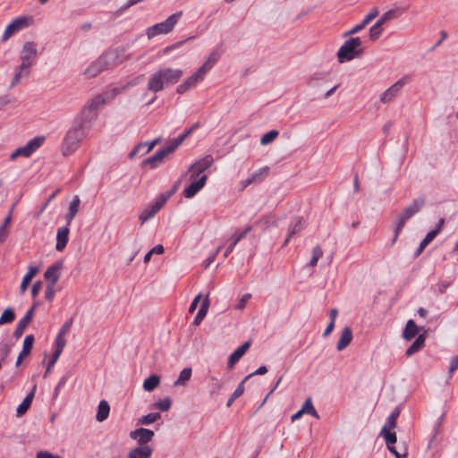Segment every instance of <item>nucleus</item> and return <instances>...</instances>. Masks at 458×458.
<instances>
[{"instance_id": "nucleus-1", "label": "nucleus", "mask_w": 458, "mask_h": 458, "mask_svg": "<svg viewBox=\"0 0 458 458\" xmlns=\"http://www.w3.org/2000/svg\"><path fill=\"white\" fill-rule=\"evenodd\" d=\"M90 128V126H86L83 122L75 117L61 145L63 156L69 157L72 155L80 148L81 143L86 137L87 131Z\"/></svg>"}, {"instance_id": "nucleus-2", "label": "nucleus", "mask_w": 458, "mask_h": 458, "mask_svg": "<svg viewBox=\"0 0 458 458\" xmlns=\"http://www.w3.org/2000/svg\"><path fill=\"white\" fill-rule=\"evenodd\" d=\"M38 55L37 46L32 41L25 42L21 52V64L14 69V76L11 81L10 87L17 86L21 78L28 77L30 73V68L34 64Z\"/></svg>"}, {"instance_id": "nucleus-3", "label": "nucleus", "mask_w": 458, "mask_h": 458, "mask_svg": "<svg viewBox=\"0 0 458 458\" xmlns=\"http://www.w3.org/2000/svg\"><path fill=\"white\" fill-rule=\"evenodd\" d=\"M182 75L180 69L162 68L153 73L148 82V89L152 92L163 90L165 86L176 83Z\"/></svg>"}, {"instance_id": "nucleus-4", "label": "nucleus", "mask_w": 458, "mask_h": 458, "mask_svg": "<svg viewBox=\"0 0 458 458\" xmlns=\"http://www.w3.org/2000/svg\"><path fill=\"white\" fill-rule=\"evenodd\" d=\"M426 204L425 196H420L413 200V202L406 207L396 217L394 221V234L392 239L391 245H394L397 238L405 225V223L411 216L419 213Z\"/></svg>"}, {"instance_id": "nucleus-5", "label": "nucleus", "mask_w": 458, "mask_h": 458, "mask_svg": "<svg viewBox=\"0 0 458 458\" xmlns=\"http://www.w3.org/2000/svg\"><path fill=\"white\" fill-rule=\"evenodd\" d=\"M363 53L360 38H352L346 40L337 52L338 62L343 64L349 62Z\"/></svg>"}, {"instance_id": "nucleus-6", "label": "nucleus", "mask_w": 458, "mask_h": 458, "mask_svg": "<svg viewBox=\"0 0 458 458\" xmlns=\"http://www.w3.org/2000/svg\"><path fill=\"white\" fill-rule=\"evenodd\" d=\"M106 102L104 95H98L91 98L81 109V113L76 116L77 119L90 126L97 118V110Z\"/></svg>"}, {"instance_id": "nucleus-7", "label": "nucleus", "mask_w": 458, "mask_h": 458, "mask_svg": "<svg viewBox=\"0 0 458 458\" xmlns=\"http://www.w3.org/2000/svg\"><path fill=\"white\" fill-rule=\"evenodd\" d=\"M182 14V12H177L170 15L165 21L148 27L146 30L148 38H152L157 35L167 34L171 32L179 21Z\"/></svg>"}, {"instance_id": "nucleus-8", "label": "nucleus", "mask_w": 458, "mask_h": 458, "mask_svg": "<svg viewBox=\"0 0 458 458\" xmlns=\"http://www.w3.org/2000/svg\"><path fill=\"white\" fill-rule=\"evenodd\" d=\"M208 67L209 62L204 63L196 72H194L191 77H189L177 87V93L183 94L190 89L193 88L198 82L201 81L204 79L206 73L208 72Z\"/></svg>"}, {"instance_id": "nucleus-9", "label": "nucleus", "mask_w": 458, "mask_h": 458, "mask_svg": "<svg viewBox=\"0 0 458 458\" xmlns=\"http://www.w3.org/2000/svg\"><path fill=\"white\" fill-rule=\"evenodd\" d=\"M112 55H105L102 54L97 60L93 61L84 71V74L88 78H93L103 71L111 69L108 62L112 61Z\"/></svg>"}, {"instance_id": "nucleus-10", "label": "nucleus", "mask_w": 458, "mask_h": 458, "mask_svg": "<svg viewBox=\"0 0 458 458\" xmlns=\"http://www.w3.org/2000/svg\"><path fill=\"white\" fill-rule=\"evenodd\" d=\"M44 137H36L30 140L25 146L15 149L10 156L11 160H14L18 157H30L43 143Z\"/></svg>"}, {"instance_id": "nucleus-11", "label": "nucleus", "mask_w": 458, "mask_h": 458, "mask_svg": "<svg viewBox=\"0 0 458 458\" xmlns=\"http://www.w3.org/2000/svg\"><path fill=\"white\" fill-rule=\"evenodd\" d=\"M406 84V79L402 78L386 89L379 97V100L383 104H388L392 102L400 93L401 89Z\"/></svg>"}, {"instance_id": "nucleus-12", "label": "nucleus", "mask_w": 458, "mask_h": 458, "mask_svg": "<svg viewBox=\"0 0 458 458\" xmlns=\"http://www.w3.org/2000/svg\"><path fill=\"white\" fill-rule=\"evenodd\" d=\"M380 435L385 438L387 448L389 451L395 455L396 458H405L407 454L404 452L403 454L399 453L394 445L396 443V434L394 432H391L390 429L387 428L386 426H384L381 429Z\"/></svg>"}, {"instance_id": "nucleus-13", "label": "nucleus", "mask_w": 458, "mask_h": 458, "mask_svg": "<svg viewBox=\"0 0 458 458\" xmlns=\"http://www.w3.org/2000/svg\"><path fill=\"white\" fill-rule=\"evenodd\" d=\"M173 152H174L173 148L167 146L166 148L158 150L154 156L145 159L142 165H148L150 168L155 169Z\"/></svg>"}, {"instance_id": "nucleus-14", "label": "nucleus", "mask_w": 458, "mask_h": 458, "mask_svg": "<svg viewBox=\"0 0 458 458\" xmlns=\"http://www.w3.org/2000/svg\"><path fill=\"white\" fill-rule=\"evenodd\" d=\"M268 173H269L268 166H264V167L258 169L257 171L253 172L247 179H245L240 182V185H241L240 190L243 191L245 188H247L250 184L262 182L268 175Z\"/></svg>"}, {"instance_id": "nucleus-15", "label": "nucleus", "mask_w": 458, "mask_h": 458, "mask_svg": "<svg viewBox=\"0 0 458 458\" xmlns=\"http://www.w3.org/2000/svg\"><path fill=\"white\" fill-rule=\"evenodd\" d=\"M64 268V262L59 260L48 267L44 273V277L47 281V284H56L60 278L61 272Z\"/></svg>"}, {"instance_id": "nucleus-16", "label": "nucleus", "mask_w": 458, "mask_h": 458, "mask_svg": "<svg viewBox=\"0 0 458 458\" xmlns=\"http://www.w3.org/2000/svg\"><path fill=\"white\" fill-rule=\"evenodd\" d=\"M37 306H38V302H35L30 307V309L26 312L25 316L19 321V323L13 332V336L16 339H19L23 335L26 327L30 323V321L34 316V312H35Z\"/></svg>"}, {"instance_id": "nucleus-17", "label": "nucleus", "mask_w": 458, "mask_h": 458, "mask_svg": "<svg viewBox=\"0 0 458 458\" xmlns=\"http://www.w3.org/2000/svg\"><path fill=\"white\" fill-rule=\"evenodd\" d=\"M29 22L28 19L25 17L17 18L14 21H13L5 29L2 41H6L8 38H10L15 32L20 30L22 28L28 27Z\"/></svg>"}, {"instance_id": "nucleus-18", "label": "nucleus", "mask_w": 458, "mask_h": 458, "mask_svg": "<svg viewBox=\"0 0 458 458\" xmlns=\"http://www.w3.org/2000/svg\"><path fill=\"white\" fill-rule=\"evenodd\" d=\"M130 437L137 440L140 445H148L147 444L154 437V432L148 428H140L131 431Z\"/></svg>"}, {"instance_id": "nucleus-19", "label": "nucleus", "mask_w": 458, "mask_h": 458, "mask_svg": "<svg viewBox=\"0 0 458 458\" xmlns=\"http://www.w3.org/2000/svg\"><path fill=\"white\" fill-rule=\"evenodd\" d=\"M207 180V174H203L197 181L191 182V184L183 190V196L187 199L194 197L205 186Z\"/></svg>"}, {"instance_id": "nucleus-20", "label": "nucleus", "mask_w": 458, "mask_h": 458, "mask_svg": "<svg viewBox=\"0 0 458 458\" xmlns=\"http://www.w3.org/2000/svg\"><path fill=\"white\" fill-rule=\"evenodd\" d=\"M105 55H112V61L108 62L111 68L123 63L128 60L130 55L127 54L124 48L111 49L104 53Z\"/></svg>"}, {"instance_id": "nucleus-21", "label": "nucleus", "mask_w": 458, "mask_h": 458, "mask_svg": "<svg viewBox=\"0 0 458 458\" xmlns=\"http://www.w3.org/2000/svg\"><path fill=\"white\" fill-rule=\"evenodd\" d=\"M214 163V158L211 155H207L199 160L196 161L190 166V170H194L198 174H205L204 172L208 170Z\"/></svg>"}, {"instance_id": "nucleus-22", "label": "nucleus", "mask_w": 458, "mask_h": 458, "mask_svg": "<svg viewBox=\"0 0 458 458\" xmlns=\"http://www.w3.org/2000/svg\"><path fill=\"white\" fill-rule=\"evenodd\" d=\"M305 222L301 217H294L289 226L288 236L286 237L284 246L287 245L290 239L293 237L296 233H300L304 229Z\"/></svg>"}, {"instance_id": "nucleus-23", "label": "nucleus", "mask_w": 458, "mask_h": 458, "mask_svg": "<svg viewBox=\"0 0 458 458\" xmlns=\"http://www.w3.org/2000/svg\"><path fill=\"white\" fill-rule=\"evenodd\" d=\"M69 233L70 229L68 226L61 227L57 230L55 244V250L57 251H62L65 248L69 241Z\"/></svg>"}, {"instance_id": "nucleus-24", "label": "nucleus", "mask_w": 458, "mask_h": 458, "mask_svg": "<svg viewBox=\"0 0 458 458\" xmlns=\"http://www.w3.org/2000/svg\"><path fill=\"white\" fill-rule=\"evenodd\" d=\"M250 342H245L243 344H242L240 347H238L230 356L228 359L227 366L228 368L232 369L238 361L245 354V352L250 348Z\"/></svg>"}, {"instance_id": "nucleus-25", "label": "nucleus", "mask_w": 458, "mask_h": 458, "mask_svg": "<svg viewBox=\"0 0 458 458\" xmlns=\"http://www.w3.org/2000/svg\"><path fill=\"white\" fill-rule=\"evenodd\" d=\"M424 330V327H419L412 319L407 321L405 328L403 333V336L405 340L411 341L413 337L416 336L420 331Z\"/></svg>"}, {"instance_id": "nucleus-26", "label": "nucleus", "mask_w": 458, "mask_h": 458, "mask_svg": "<svg viewBox=\"0 0 458 458\" xmlns=\"http://www.w3.org/2000/svg\"><path fill=\"white\" fill-rule=\"evenodd\" d=\"M352 340V331L350 327H346L343 329L340 339L337 342L336 349L342 351L345 349Z\"/></svg>"}, {"instance_id": "nucleus-27", "label": "nucleus", "mask_w": 458, "mask_h": 458, "mask_svg": "<svg viewBox=\"0 0 458 458\" xmlns=\"http://www.w3.org/2000/svg\"><path fill=\"white\" fill-rule=\"evenodd\" d=\"M152 448L148 445H140L130 451L128 458H150Z\"/></svg>"}, {"instance_id": "nucleus-28", "label": "nucleus", "mask_w": 458, "mask_h": 458, "mask_svg": "<svg viewBox=\"0 0 458 458\" xmlns=\"http://www.w3.org/2000/svg\"><path fill=\"white\" fill-rule=\"evenodd\" d=\"M36 391V386H33L32 390L23 399L22 403L17 407L16 415L18 417L22 416L31 405Z\"/></svg>"}, {"instance_id": "nucleus-29", "label": "nucleus", "mask_w": 458, "mask_h": 458, "mask_svg": "<svg viewBox=\"0 0 458 458\" xmlns=\"http://www.w3.org/2000/svg\"><path fill=\"white\" fill-rule=\"evenodd\" d=\"M426 340V333L423 332L419 335L416 340L412 343V344L406 350L405 354L407 356H411L420 351L425 345Z\"/></svg>"}, {"instance_id": "nucleus-30", "label": "nucleus", "mask_w": 458, "mask_h": 458, "mask_svg": "<svg viewBox=\"0 0 458 458\" xmlns=\"http://www.w3.org/2000/svg\"><path fill=\"white\" fill-rule=\"evenodd\" d=\"M38 272H39L38 267H29L28 273L24 276V277L21 281V286H20V290H21V293H24V292L27 290L28 285L30 284V281Z\"/></svg>"}, {"instance_id": "nucleus-31", "label": "nucleus", "mask_w": 458, "mask_h": 458, "mask_svg": "<svg viewBox=\"0 0 458 458\" xmlns=\"http://www.w3.org/2000/svg\"><path fill=\"white\" fill-rule=\"evenodd\" d=\"M110 412V406L106 400L100 401L98 407V412L96 415V420L98 422H102L106 420L108 418Z\"/></svg>"}, {"instance_id": "nucleus-32", "label": "nucleus", "mask_w": 458, "mask_h": 458, "mask_svg": "<svg viewBox=\"0 0 458 458\" xmlns=\"http://www.w3.org/2000/svg\"><path fill=\"white\" fill-rule=\"evenodd\" d=\"M80 202H81L80 198L76 195L73 197L72 202L70 203L69 212L66 215V220H67L68 225H70L72 223L74 216H76V214L79 210Z\"/></svg>"}, {"instance_id": "nucleus-33", "label": "nucleus", "mask_w": 458, "mask_h": 458, "mask_svg": "<svg viewBox=\"0 0 458 458\" xmlns=\"http://www.w3.org/2000/svg\"><path fill=\"white\" fill-rule=\"evenodd\" d=\"M160 384V377L157 375H151L143 383L145 391L151 392L156 389Z\"/></svg>"}, {"instance_id": "nucleus-34", "label": "nucleus", "mask_w": 458, "mask_h": 458, "mask_svg": "<svg viewBox=\"0 0 458 458\" xmlns=\"http://www.w3.org/2000/svg\"><path fill=\"white\" fill-rule=\"evenodd\" d=\"M35 338L33 335H28L25 336L22 345V350L19 353L24 357H28L32 350Z\"/></svg>"}, {"instance_id": "nucleus-35", "label": "nucleus", "mask_w": 458, "mask_h": 458, "mask_svg": "<svg viewBox=\"0 0 458 458\" xmlns=\"http://www.w3.org/2000/svg\"><path fill=\"white\" fill-rule=\"evenodd\" d=\"M191 369L185 368L183 369L178 377V378L174 381V386H185L186 383L191 379Z\"/></svg>"}, {"instance_id": "nucleus-36", "label": "nucleus", "mask_w": 458, "mask_h": 458, "mask_svg": "<svg viewBox=\"0 0 458 458\" xmlns=\"http://www.w3.org/2000/svg\"><path fill=\"white\" fill-rule=\"evenodd\" d=\"M301 412L306 413V414H310L314 418L319 419V415L317 412V411L315 410L310 397H308L306 399V401L304 402V403L301 407Z\"/></svg>"}, {"instance_id": "nucleus-37", "label": "nucleus", "mask_w": 458, "mask_h": 458, "mask_svg": "<svg viewBox=\"0 0 458 458\" xmlns=\"http://www.w3.org/2000/svg\"><path fill=\"white\" fill-rule=\"evenodd\" d=\"M160 418L161 414L159 412H152L140 418L138 423L140 425H149L156 422Z\"/></svg>"}, {"instance_id": "nucleus-38", "label": "nucleus", "mask_w": 458, "mask_h": 458, "mask_svg": "<svg viewBox=\"0 0 458 458\" xmlns=\"http://www.w3.org/2000/svg\"><path fill=\"white\" fill-rule=\"evenodd\" d=\"M197 127V124L193 125L190 129L186 130L182 135L178 138L174 139L173 142L169 145L173 148L174 151L183 142V140L192 132V131Z\"/></svg>"}, {"instance_id": "nucleus-39", "label": "nucleus", "mask_w": 458, "mask_h": 458, "mask_svg": "<svg viewBox=\"0 0 458 458\" xmlns=\"http://www.w3.org/2000/svg\"><path fill=\"white\" fill-rule=\"evenodd\" d=\"M15 318L14 310L12 308H7L4 310L0 317V326L12 323Z\"/></svg>"}, {"instance_id": "nucleus-40", "label": "nucleus", "mask_w": 458, "mask_h": 458, "mask_svg": "<svg viewBox=\"0 0 458 458\" xmlns=\"http://www.w3.org/2000/svg\"><path fill=\"white\" fill-rule=\"evenodd\" d=\"M278 134L279 132L276 130H272L266 132L265 134L262 135L260 139V144L264 146L268 145L269 143L276 140Z\"/></svg>"}, {"instance_id": "nucleus-41", "label": "nucleus", "mask_w": 458, "mask_h": 458, "mask_svg": "<svg viewBox=\"0 0 458 458\" xmlns=\"http://www.w3.org/2000/svg\"><path fill=\"white\" fill-rule=\"evenodd\" d=\"M244 383L245 382H243V380H242L239 384L237 388L234 390V392L233 393V394L231 395V397L229 398V400L226 403L227 407H230L233 404V403L244 393Z\"/></svg>"}, {"instance_id": "nucleus-42", "label": "nucleus", "mask_w": 458, "mask_h": 458, "mask_svg": "<svg viewBox=\"0 0 458 458\" xmlns=\"http://www.w3.org/2000/svg\"><path fill=\"white\" fill-rule=\"evenodd\" d=\"M157 213V211L152 206L142 211L139 216V219L140 220L141 225L145 224L148 220L152 218Z\"/></svg>"}, {"instance_id": "nucleus-43", "label": "nucleus", "mask_w": 458, "mask_h": 458, "mask_svg": "<svg viewBox=\"0 0 458 458\" xmlns=\"http://www.w3.org/2000/svg\"><path fill=\"white\" fill-rule=\"evenodd\" d=\"M400 412L401 411L399 407L394 408V410L391 412L387 419V424L386 425L388 429L394 428L396 427V420L400 415Z\"/></svg>"}, {"instance_id": "nucleus-44", "label": "nucleus", "mask_w": 458, "mask_h": 458, "mask_svg": "<svg viewBox=\"0 0 458 458\" xmlns=\"http://www.w3.org/2000/svg\"><path fill=\"white\" fill-rule=\"evenodd\" d=\"M323 256V250L319 245H317L312 250V257L310 261V267H315L318 264V259Z\"/></svg>"}, {"instance_id": "nucleus-45", "label": "nucleus", "mask_w": 458, "mask_h": 458, "mask_svg": "<svg viewBox=\"0 0 458 458\" xmlns=\"http://www.w3.org/2000/svg\"><path fill=\"white\" fill-rule=\"evenodd\" d=\"M382 26L378 23H375L370 29H369V38L372 41H376L378 39L380 35L382 34Z\"/></svg>"}, {"instance_id": "nucleus-46", "label": "nucleus", "mask_w": 458, "mask_h": 458, "mask_svg": "<svg viewBox=\"0 0 458 458\" xmlns=\"http://www.w3.org/2000/svg\"><path fill=\"white\" fill-rule=\"evenodd\" d=\"M396 17V12L394 10H390L385 13L377 21L379 25L383 26L388 21Z\"/></svg>"}, {"instance_id": "nucleus-47", "label": "nucleus", "mask_w": 458, "mask_h": 458, "mask_svg": "<svg viewBox=\"0 0 458 458\" xmlns=\"http://www.w3.org/2000/svg\"><path fill=\"white\" fill-rule=\"evenodd\" d=\"M171 404V399L169 397H166L156 403L155 406L162 411H167L170 410Z\"/></svg>"}, {"instance_id": "nucleus-48", "label": "nucleus", "mask_w": 458, "mask_h": 458, "mask_svg": "<svg viewBox=\"0 0 458 458\" xmlns=\"http://www.w3.org/2000/svg\"><path fill=\"white\" fill-rule=\"evenodd\" d=\"M55 344V352H58V354H61L65 344H66V340L64 339V335L58 334Z\"/></svg>"}, {"instance_id": "nucleus-49", "label": "nucleus", "mask_w": 458, "mask_h": 458, "mask_svg": "<svg viewBox=\"0 0 458 458\" xmlns=\"http://www.w3.org/2000/svg\"><path fill=\"white\" fill-rule=\"evenodd\" d=\"M251 230H252V227L250 225H249L242 232L235 233L233 235V244H237L242 239L245 238L247 233H249Z\"/></svg>"}, {"instance_id": "nucleus-50", "label": "nucleus", "mask_w": 458, "mask_h": 458, "mask_svg": "<svg viewBox=\"0 0 458 458\" xmlns=\"http://www.w3.org/2000/svg\"><path fill=\"white\" fill-rule=\"evenodd\" d=\"M61 354H58V352H54L48 363H47V369L45 371V374H44V377H46L48 373L51 371V369L54 367V365L55 364V362L57 361V360L59 359Z\"/></svg>"}, {"instance_id": "nucleus-51", "label": "nucleus", "mask_w": 458, "mask_h": 458, "mask_svg": "<svg viewBox=\"0 0 458 458\" xmlns=\"http://www.w3.org/2000/svg\"><path fill=\"white\" fill-rule=\"evenodd\" d=\"M170 195H160L159 198L156 200V202L152 205V207L158 212L162 208L163 206L165 204L167 199L169 198Z\"/></svg>"}, {"instance_id": "nucleus-52", "label": "nucleus", "mask_w": 458, "mask_h": 458, "mask_svg": "<svg viewBox=\"0 0 458 458\" xmlns=\"http://www.w3.org/2000/svg\"><path fill=\"white\" fill-rule=\"evenodd\" d=\"M55 284H47V289H46L45 294H46V299L48 301H52V300L54 299V297L55 295Z\"/></svg>"}, {"instance_id": "nucleus-53", "label": "nucleus", "mask_w": 458, "mask_h": 458, "mask_svg": "<svg viewBox=\"0 0 458 458\" xmlns=\"http://www.w3.org/2000/svg\"><path fill=\"white\" fill-rule=\"evenodd\" d=\"M11 352V346L4 344L0 347L1 361H4Z\"/></svg>"}, {"instance_id": "nucleus-54", "label": "nucleus", "mask_w": 458, "mask_h": 458, "mask_svg": "<svg viewBox=\"0 0 458 458\" xmlns=\"http://www.w3.org/2000/svg\"><path fill=\"white\" fill-rule=\"evenodd\" d=\"M221 248H222L221 246H220V247H218V248L216 249V250L213 254H211V255H210V256H209V257H208V259L203 262V267H204V268L208 267H209V266L214 262V260H215V259H216V255H217V254L219 253V251L221 250Z\"/></svg>"}, {"instance_id": "nucleus-55", "label": "nucleus", "mask_w": 458, "mask_h": 458, "mask_svg": "<svg viewBox=\"0 0 458 458\" xmlns=\"http://www.w3.org/2000/svg\"><path fill=\"white\" fill-rule=\"evenodd\" d=\"M207 313H208V311L199 309L196 317L194 318L193 325L199 326L201 323V321L204 319V318L206 317Z\"/></svg>"}, {"instance_id": "nucleus-56", "label": "nucleus", "mask_w": 458, "mask_h": 458, "mask_svg": "<svg viewBox=\"0 0 458 458\" xmlns=\"http://www.w3.org/2000/svg\"><path fill=\"white\" fill-rule=\"evenodd\" d=\"M267 372V367L266 366H261L257 370H255L254 372H252L250 375H248L247 377H245V378L243 379V382H246L249 378H250L253 376H256V375H265Z\"/></svg>"}, {"instance_id": "nucleus-57", "label": "nucleus", "mask_w": 458, "mask_h": 458, "mask_svg": "<svg viewBox=\"0 0 458 458\" xmlns=\"http://www.w3.org/2000/svg\"><path fill=\"white\" fill-rule=\"evenodd\" d=\"M121 92H122V90L120 89L114 88V89L106 92L104 96L107 101V100H111V99L114 98Z\"/></svg>"}, {"instance_id": "nucleus-58", "label": "nucleus", "mask_w": 458, "mask_h": 458, "mask_svg": "<svg viewBox=\"0 0 458 458\" xmlns=\"http://www.w3.org/2000/svg\"><path fill=\"white\" fill-rule=\"evenodd\" d=\"M457 369H458V356H454V357L452 358V360L450 361V366H449V369H448L450 377H452V374Z\"/></svg>"}, {"instance_id": "nucleus-59", "label": "nucleus", "mask_w": 458, "mask_h": 458, "mask_svg": "<svg viewBox=\"0 0 458 458\" xmlns=\"http://www.w3.org/2000/svg\"><path fill=\"white\" fill-rule=\"evenodd\" d=\"M250 297L251 295L250 293H245L239 301V303L236 305V309H243L246 305V302L250 299Z\"/></svg>"}, {"instance_id": "nucleus-60", "label": "nucleus", "mask_w": 458, "mask_h": 458, "mask_svg": "<svg viewBox=\"0 0 458 458\" xmlns=\"http://www.w3.org/2000/svg\"><path fill=\"white\" fill-rule=\"evenodd\" d=\"M148 142H141L138 144L133 150L129 154L130 158H133L138 153H140L142 150V148L144 146H147Z\"/></svg>"}, {"instance_id": "nucleus-61", "label": "nucleus", "mask_w": 458, "mask_h": 458, "mask_svg": "<svg viewBox=\"0 0 458 458\" xmlns=\"http://www.w3.org/2000/svg\"><path fill=\"white\" fill-rule=\"evenodd\" d=\"M41 287H42V283L40 281H38V282H35L32 285V288H31V296L33 298H35L39 291L41 290Z\"/></svg>"}, {"instance_id": "nucleus-62", "label": "nucleus", "mask_w": 458, "mask_h": 458, "mask_svg": "<svg viewBox=\"0 0 458 458\" xmlns=\"http://www.w3.org/2000/svg\"><path fill=\"white\" fill-rule=\"evenodd\" d=\"M201 299V293L198 294L192 301V302L191 303L190 305V308H189V312L190 313H193L195 311V310L197 309L198 307V304L199 302Z\"/></svg>"}, {"instance_id": "nucleus-63", "label": "nucleus", "mask_w": 458, "mask_h": 458, "mask_svg": "<svg viewBox=\"0 0 458 458\" xmlns=\"http://www.w3.org/2000/svg\"><path fill=\"white\" fill-rule=\"evenodd\" d=\"M72 319H69L67 320L64 325L63 327H61L60 331L58 334L60 335H65L67 334L69 331H70V328L72 327Z\"/></svg>"}, {"instance_id": "nucleus-64", "label": "nucleus", "mask_w": 458, "mask_h": 458, "mask_svg": "<svg viewBox=\"0 0 458 458\" xmlns=\"http://www.w3.org/2000/svg\"><path fill=\"white\" fill-rule=\"evenodd\" d=\"M37 458H60L58 455L53 454L48 452H39L37 454Z\"/></svg>"}]
</instances>
